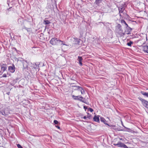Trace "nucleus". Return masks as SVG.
Here are the masks:
<instances>
[{
  "mask_svg": "<svg viewBox=\"0 0 148 148\" xmlns=\"http://www.w3.org/2000/svg\"><path fill=\"white\" fill-rule=\"evenodd\" d=\"M50 43L53 45H62L68 46V45L65 44L63 41L59 40L57 38H52L50 41Z\"/></svg>",
  "mask_w": 148,
  "mask_h": 148,
  "instance_id": "1",
  "label": "nucleus"
},
{
  "mask_svg": "<svg viewBox=\"0 0 148 148\" xmlns=\"http://www.w3.org/2000/svg\"><path fill=\"white\" fill-rule=\"evenodd\" d=\"M115 32L121 36H123L125 34L123 32L121 26L120 24H118L115 27Z\"/></svg>",
  "mask_w": 148,
  "mask_h": 148,
  "instance_id": "2",
  "label": "nucleus"
},
{
  "mask_svg": "<svg viewBox=\"0 0 148 148\" xmlns=\"http://www.w3.org/2000/svg\"><path fill=\"white\" fill-rule=\"evenodd\" d=\"M77 100L83 103H85L86 104H88V103L85 100V98H83L81 96H78Z\"/></svg>",
  "mask_w": 148,
  "mask_h": 148,
  "instance_id": "3",
  "label": "nucleus"
},
{
  "mask_svg": "<svg viewBox=\"0 0 148 148\" xmlns=\"http://www.w3.org/2000/svg\"><path fill=\"white\" fill-rule=\"evenodd\" d=\"M1 71L3 72L5 71L7 69V65L6 64H1L0 65Z\"/></svg>",
  "mask_w": 148,
  "mask_h": 148,
  "instance_id": "4",
  "label": "nucleus"
},
{
  "mask_svg": "<svg viewBox=\"0 0 148 148\" xmlns=\"http://www.w3.org/2000/svg\"><path fill=\"white\" fill-rule=\"evenodd\" d=\"M23 69H27L28 70V64L26 61H23Z\"/></svg>",
  "mask_w": 148,
  "mask_h": 148,
  "instance_id": "5",
  "label": "nucleus"
},
{
  "mask_svg": "<svg viewBox=\"0 0 148 148\" xmlns=\"http://www.w3.org/2000/svg\"><path fill=\"white\" fill-rule=\"evenodd\" d=\"M13 66H9L8 67V70L12 73H14L15 71V67L14 65Z\"/></svg>",
  "mask_w": 148,
  "mask_h": 148,
  "instance_id": "6",
  "label": "nucleus"
},
{
  "mask_svg": "<svg viewBox=\"0 0 148 148\" xmlns=\"http://www.w3.org/2000/svg\"><path fill=\"white\" fill-rule=\"evenodd\" d=\"M77 90L80 91L82 94H84L85 93V92L82 87L79 86H77Z\"/></svg>",
  "mask_w": 148,
  "mask_h": 148,
  "instance_id": "7",
  "label": "nucleus"
},
{
  "mask_svg": "<svg viewBox=\"0 0 148 148\" xmlns=\"http://www.w3.org/2000/svg\"><path fill=\"white\" fill-rule=\"evenodd\" d=\"M99 115L95 116L93 118V119L94 120V121H95V122H99Z\"/></svg>",
  "mask_w": 148,
  "mask_h": 148,
  "instance_id": "8",
  "label": "nucleus"
},
{
  "mask_svg": "<svg viewBox=\"0 0 148 148\" xmlns=\"http://www.w3.org/2000/svg\"><path fill=\"white\" fill-rule=\"evenodd\" d=\"M82 60L83 59L82 57L78 56L77 60L79 61V64L81 66H82Z\"/></svg>",
  "mask_w": 148,
  "mask_h": 148,
  "instance_id": "9",
  "label": "nucleus"
},
{
  "mask_svg": "<svg viewBox=\"0 0 148 148\" xmlns=\"http://www.w3.org/2000/svg\"><path fill=\"white\" fill-rule=\"evenodd\" d=\"M143 50L145 52L148 53V46H144L143 47Z\"/></svg>",
  "mask_w": 148,
  "mask_h": 148,
  "instance_id": "10",
  "label": "nucleus"
},
{
  "mask_svg": "<svg viewBox=\"0 0 148 148\" xmlns=\"http://www.w3.org/2000/svg\"><path fill=\"white\" fill-rule=\"evenodd\" d=\"M100 121L102 122H103L106 125H109L107 123H106V120L104 118L102 117H100Z\"/></svg>",
  "mask_w": 148,
  "mask_h": 148,
  "instance_id": "11",
  "label": "nucleus"
},
{
  "mask_svg": "<svg viewBox=\"0 0 148 148\" xmlns=\"http://www.w3.org/2000/svg\"><path fill=\"white\" fill-rule=\"evenodd\" d=\"M75 43L76 44H79L80 40V39L78 38H74Z\"/></svg>",
  "mask_w": 148,
  "mask_h": 148,
  "instance_id": "12",
  "label": "nucleus"
},
{
  "mask_svg": "<svg viewBox=\"0 0 148 148\" xmlns=\"http://www.w3.org/2000/svg\"><path fill=\"white\" fill-rule=\"evenodd\" d=\"M124 10V8L123 7H119V13H123V10Z\"/></svg>",
  "mask_w": 148,
  "mask_h": 148,
  "instance_id": "13",
  "label": "nucleus"
},
{
  "mask_svg": "<svg viewBox=\"0 0 148 148\" xmlns=\"http://www.w3.org/2000/svg\"><path fill=\"white\" fill-rule=\"evenodd\" d=\"M123 144H124L122 143H119L115 144V145L117 146L118 147H123Z\"/></svg>",
  "mask_w": 148,
  "mask_h": 148,
  "instance_id": "14",
  "label": "nucleus"
},
{
  "mask_svg": "<svg viewBox=\"0 0 148 148\" xmlns=\"http://www.w3.org/2000/svg\"><path fill=\"white\" fill-rule=\"evenodd\" d=\"M141 93L143 95L145 96L146 97H148V93L145 92L143 91H141Z\"/></svg>",
  "mask_w": 148,
  "mask_h": 148,
  "instance_id": "15",
  "label": "nucleus"
},
{
  "mask_svg": "<svg viewBox=\"0 0 148 148\" xmlns=\"http://www.w3.org/2000/svg\"><path fill=\"white\" fill-rule=\"evenodd\" d=\"M39 64H40L38 63H36L35 65L34 66V68L35 69L38 68L39 67Z\"/></svg>",
  "mask_w": 148,
  "mask_h": 148,
  "instance_id": "16",
  "label": "nucleus"
},
{
  "mask_svg": "<svg viewBox=\"0 0 148 148\" xmlns=\"http://www.w3.org/2000/svg\"><path fill=\"white\" fill-rule=\"evenodd\" d=\"M44 23L46 25L49 24L51 23V22L48 20L44 21Z\"/></svg>",
  "mask_w": 148,
  "mask_h": 148,
  "instance_id": "17",
  "label": "nucleus"
},
{
  "mask_svg": "<svg viewBox=\"0 0 148 148\" xmlns=\"http://www.w3.org/2000/svg\"><path fill=\"white\" fill-rule=\"evenodd\" d=\"M23 20L21 18H19L18 20V22L19 24H22L21 21L23 22Z\"/></svg>",
  "mask_w": 148,
  "mask_h": 148,
  "instance_id": "18",
  "label": "nucleus"
},
{
  "mask_svg": "<svg viewBox=\"0 0 148 148\" xmlns=\"http://www.w3.org/2000/svg\"><path fill=\"white\" fill-rule=\"evenodd\" d=\"M133 43V42L132 41H130V42L127 43V45L129 46H131L132 44Z\"/></svg>",
  "mask_w": 148,
  "mask_h": 148,
  "instance_id": "19",
  "label": "nucleus"
},
{
  "mask_svg": "<svg viewBox=\"0 0 148 148\" xmlns=\"http://www.w3.org/2000/svg\"><path fill=\"white\" fill-rule=\"evenodd\" d=\"M102 0H95V2L96 3H99L101 2Z\"/></svg>",
  "mask_w": 148,
  "mask_h": 148,
  "instance_id": "20",
  "label": "nucleus"
},
{
  "mask_svg": "<svg viewBox=\"0 0 148 148\" xmlns=\"http://www.w3.org/2000/svg\"><path fill=\"white\" fill-rule=\"evenodd\" d=\"M72 97H73V98L74 99L77 100L78 97V96H74V95H73Z\"/></svg>",
  "mask_w": 148,
  "mask_h": 148,
  "instance_id": "21",
  "label": "nucleus"
},
{
  "mask_svg": "<svg viewBox=\"0 0 148 148\" xmlns=\"http://www.w3.org/2000/svg\"><path fill=\"white\" fill-rule=\"evenodd\" d=\"M146 103H147V101L145 100H144V101H143L142 102L143 106Z\"/></svg>",
  "mask_w": 148,
  "mask_h": 148,
  "instance_id": "22",
  "label": "nucleus"
},
{
  "mask_svg": "<svg viewBox=\"0 0 148 148\" xmlns=\"http://www.w3.org/2000/svg\"><path fill=\"white\" fill-rule=\"evenodd\" d=\"M144 106L148 108V102L147 101V103H146L144 104Z\"/></svg>",
  "mask_w": 148,
  "mask_h": 148,
  "instance_id": "23",
  "label": "nucleus"
},
{
  "mask_svg": "<svg viewBox=\"0 0 148 148\" xmlns=\"http://www.w3.org/2000/svg\"><path fill=\"white\" fill-rule=\"evenodd\" d=\"M88 110L90 111L91 112H92L93 111V109L90 108H88Z\"/></svg>",
  "mask_w": 148,
  "mask_h": 148,
  "instance_id": "24",
  "label": "nucleus"
},
{
  "mask_svg": "<svg viewBox=\"0 0 148 148\" xmlns=\"http://www.w3.org/2000/svg\"><path fill=\"white\" fill-rule=\"evenodd\" d=\"M54 123L55 124H57L58 123V122L56 120H55L54 121Z\"/></svg>",
  "mask_w": 148,
  "mask_h": 148,
  "instance_id": "25",
  "label": "nucleus"
},
{
  "mask_svg": "<svg viewBox=\"0 0 148 148\" xmlns=\"http://www.w3.org/2000/svg\"><path fill=\"white\" fill-rule=\"evenodd\" d=\"M17 145L18 148H23L19 144H17Z\"/></svg>",
  "mask_w": 148,
  "mask_h": 148,
  "instance_id": "26",
  "label": "nucleus"
},
{
  "mask_svg": "<svg viewBox=\"0 0 148 148\" xmlns=\"http://www.w3.org/2000/svg\"><path fill=\"white\" fill-rule=\"evenodd\" d=\"M129 30H130V31L129 32H128V33H126L127 34H130V31L131 30V29L130 28V27H129ZM125 32L126 33V31H125Z\"/></svg>",
  "mask_w": 148,
  "mask_h": 148,
  "instance_id": "27",
  "label": "nucleus"
},
{
  "mask_svg": "<svg viewBox=\"0 0 148 148\" xmlns=\"http://www.w3.org/2000/svg\"><path fill=\"white\" fill-rule=\"evenodd\" d=\"M138 99L141 101L142 102L143 101H144V99H143L141 97H138Z\"/></svg>",
  "mask_w": 148,
  "mask_h": 148,
  "instance_id": "28",
  "label": "nucleus"
},
{
  "mask_svg": "<svg viewBox=\"0 0 148 148\" xmlns=\"http://www.w3.org/2000/svg\"><path fill=\"white\" fill-rule=\"evenodd\" d=\"M1 113L3 115H5L6 114L4 111H1Z\"/></svg>",
  "mask_w": 148,
  "mask_h": 148,
  "instance_id": "29",
  "label": "nucleus"
},
{
  "mask_svg": "<svg viewBox=\"0 0 148 148\" xmlns=\"http://www.w3.org/2000/svg\"><path fill=\"white\" fill-rule=\"evenodd\" d=\"M123 145V147L124 148H128V147L124 144Z\"/></svg>",
  "mask_w": 148,
  "mask_h": 148,
  "instance_id": "30",
  "label": "nucleus"
},
{
  "mask_svg": "<svg viewBox=\"0 0 148 148\" xmlns=\"http://www.w3.org/2000/svg\"><path fill=\"white\" fill-rule=\"evenodd\" d=\"M3 77H7V75L6 74H4L2 75Z\"/></svg>",
  "mask_w": 148,
  "mask_h": 148,
  "instance_id": "31",
  "label": "nucleus"
},
{
  "mask_svg": "<svg viewBox=\"0 0 148 148\" xmlns=\"http://www.w3.org/2000/svg\"><path fill=\"white\" fill-rule=\"evenodd\" d=\"M121 23H126V22L124 20H122L121 21Z\"/></svg>",
  "mask_w": 148,
  "mask_h": 148,
  "instance_id": "32",
  "label": "nucleus"
},
{
  "mask_svg": "<svg viewBox=\"0 0 148 148\" xmlns=\"http://www.w3.org/2000/svg\"><path fill=\"white\" fill-rule=\"evenodd\" d=\"M55 127H57L58 129H60V127L58 125H55Z\"/></svg>",
  "mask_w": 148,
  "mask_h": 148,
  "instance_id": "33",
  "label": "nucleus"
},
{
  "mask_svg": "<svg viewBox=\"0 0 148 148\" xmlns=\"http://www.w3.org/2000/svg\"><path fill=\"white\" fill-rule=\"evenodd\" d=\"M84 108L85 109H87V107L85 106H84Z\"/></svg>",
  "mask_w": 148,
  "mask_h": 148,
  "instance_id": "34",
  "label": "nucleus"
},
{
  "mask_svg": "<svg viewBox=\"0 0 148 148\" xmlns=\"http://www.w3.org/2000/svg\"><path fill=\"white\" fill-rule=\"evenodd\" d=\"M83 118L84 119H86L87 118V117L86 116H84L83 117Z\"/></svg>",
  "mask_w": 148,
  "mask_h": 148,
  "instance_id": "35",
  "label": "nucleus"
},
{
  "mask_svg": "<svg viewBox=\"0 0 148 148\" xmlns=\"http://www.w3.org/2000/svg\"><path fill=\"white\" fill-rule=\"evenodd\" d=\"M125 25H126L127 27H128V25L126 23H125Z\"/></svg>",
  "mask_w": 148,
  "mask_h": 148,
  "instance_id": "36",
  "label": "nucleus"
},
{
  "mask_svg": "<svg viewBox=\"0 0 148 148\" xmlns=\"http://www.w3.org/2000/svg\"><path fill=\"white\" fill-rule=\"evenodd\" d=\"M122 125H123V123H122Z\"/></svg>",
  "mask_w": 148,
  "mask_h": 148,
  "instance_id": "37",
  "label": "nucleus"
},
{
  "mask_svg": "<svg viewBox=\"0 0 148 148\" xmlns=\"http://www.w3.org/2000/svg\"><path fill=\"white\" fill-rule=\"evenodd\" d=\"M1 144V143H0V145Z\"/></svg>",
  "mask_w": 148,
  "mask_h": 148,
  "instance_id": "38",
  "label": "nucleus"
}]
</instances>
